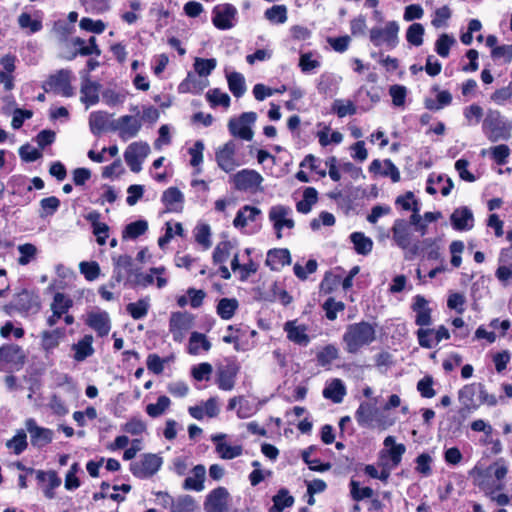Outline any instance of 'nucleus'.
I'll use <instances>...</instances> for the list:
<instances>
[{
    "label": "nucleus",
    "mask_w": 512,
    "mask_h": 512,
    "mask_svg": "<svg viewBox=\"0 0 512 512\" xmlns=\"http://www.w3.org/2000/svg\"><path fill=\"white\" fill-rule=\"evenodd\" d=\"M229 90L232 94L239 98L246 92L245 78L241 73L232 72L227 75Z\"/></svg>",
    "instance_id": "41"
},
{
    "label": "nucleus",
    "mask_w": 512,
    "mask_h": 512,
    "mask_svg": "<svg viewBox=\"0 0 512 512\" xmlns=\"http://www.w3.org/2000/svg\"><path fill=\"white\" fill-rule=\"evenodd\" d=\"M80 272L85 276L88 281H93L98 278L100 274V267L97 262L83 261L79 264Z\"/></svg>",
    "instance_id": "64"
},
{
    "label": "nucleus",
    "mask_w": 512,
    "mask_h": 512,
    "mask_svg": "<svg viewBox=\"0 0 512 512\" xmlns=\"http://www.w3.org/2000/svg\"><path fill=\"white\" fill-rule=\"evenodd\" d=\"M79 26L81 29L96 34H101L106 29V24L102 20H93L88 17H84L80 20Z\"/></svg>",
    "instance_id": "62"
},
{
    "label": "nucleus",
    "mask_w": 512,
    "mask_h": 512,
    "mask_svg": "<svg viewBox=\"0 0 512 512\" xmlns=\"http://www.w3.org/2000/svg\"><path fill=\"white\" fill-rule=\"evenodd\" d=\"M192 475L184 480L183 488L185 490H193L200 492L204 490V481L206 478V468L204 465H196L192 471Z\"/></svg>",
    "instance_id": "29"
},
{
    "label": "nucleus",
    "mask_w": 512,
    "mask_h": 512,
    "mask_svg": "<svg viewBox=\"0 0 512 512\" xmlns=\"http://www.w3.org/2000/svg\"><path fill=\"white\" fill-rule=\"evenodd\" d=\"M161 465V457L156 454H145L139 461L130 465V470L134 476L145 479L157 473Z\"/></svg>",
    "instance_id": "9"
},
{
    "label": "nucleus",
    "mask_w": 512,
    "mask_h": 512,
    "mask_svg": "<svg viewBox=\"0 0 512 512\" xmlns=\"http://www.w3.org/2000/svg\"><path fill=\"white\" fill-rule=\"evenodd\" d=\"M456 44V39L449 34H441L435 42V51L440 57L446 58L449 56L450 49Z\"/></svg>",
    "instance_id": "46"
},
{
    "label": "nucleus",
    "mask_w": 512,
    "mask_h": 512,
    "mask_svg": "<svg viewBox=\"0 0 512 512\" xmlns=\"http://www.w3.org/2000/svg\"><path fill=\"white\" fill-rule=\"evenodd\" d=\"M424 27L420 23L411 24L406 31V40L416 47L423 44Z\"/></svg>",
    "instance_id": "48"
},
{
    "label": "nucleus",
    "mask_w": 512,
    "mask_h": 512,
    "mask_svg": "<svg viewBox=\"0 0 512 512\" xmlns=\"http://www.w3.org/2000/svg\"><path fill=\"white\" fill-rule=\"evenodd\" d=\"M208 85L209 81L207 79H197L194 75L189 73L186 79L180 84L179 89L181 92L199 94Z\"/></svg>",
    "instance_id": "36"
},
{
    "label": "nucleus",
    "mask_w": 512,
    "mask_h": 512,
    "mask_svg": "<svg viewBox=\"0 0 512 512\" xmlns=\"http://www.w3.org/2000/svg\"><path fill=\"white\" fill-rule=\"evenodd\" d=\"M293 503V497L289 495L287 490L282 489L273 497V506L269 509V512H282L284 508L292 506Z\"/></svg>",
    "instance_id": "45"
},
{
    "label": "nucleus",
    "mask_w": 512,
    "mask_h": 512,
    "mask_svg": "<svg viewBox=\"0 0 512 512\" xmlns=\"http://www.w3.org/2000/svg\"><path fill=\"white\" fill-rule=\"evenodd\" d=\"M193 315L187 312H173L169 319V331L174 341L182 342L186 333L192 328Z\"/></svg>",
    "instance_id": "11"
},
{
    "label": "nucleus",
    "mask_w": 512,
    "mask_h": 512,
    "mask_svg": "<svg viewBox=\"0 0 512 512\" xmlns=\"http://www.w3.org/2000/svg\"><path fill=\"white\" fill-rule=\"evenodd\" d=\"M26 355L23 349L16 344H7L0 347V370H19L24 365Z\"/></svg>",
    "instance_id": "5"
},
{
    "label": "nucleus",
    "mask_w": 512,
    "mask_h": 512,
    "mask_svg": "<svg viewBox=\"0 0 512 512\" xmlns=\"http://www.w3.org/2000/svg\"><path fill=\"white\" fill-rule=\"evenodd\" d=\"M150 308V299L149 298H142L139 299L136 302L129 303L126 306V311L130 314V316L134 320H140L148 314Z\"/></svg>",
    "instance_id": "39"
},
{
    "label": "nucleus",
    "mask_w": 512,
    "mask_h": 512,
    "mask_svg": "<svg viewBox=\"0 0 512 512\" xmlns=\"http://www.w3.org/2000/svg\"><path fill=\"white\" fill-rule=\"evenodd\" d=\"M86 324L92 328L99 337L109 334L111 321L107 312H91L88 314Z\"/></svg>",
    "instance_id": "21"
},
{
    "label": "nucleus",
    "mask_w": 512,
    "mask_h": 512,
    "mask_svg": "<svg viewBox=\"0 0 512 512\" xmlns=\"http://www.w3.org/2000/svg\"><path fill=\"white\" fill-rule=\"evenodd\" d=\"M114 279L117 283H120L125 274L130 273L132 269V258L128 255H120L114 259Z\"/></svg>",
    "instance_id": "38"
},
{
    "label": "nucleus",
    "mask_w": 512,
    "mask_h": 512,
    "mask_svg": "<svg viewBox=\"0 0 512 512\" xmlns=\"http://www.w3.org/2000/svg\"><path fill=\"white\" fill-rule=\"evenodd\" d=\"M482 130L491 142L509 140L512 136V123L498 110H488L483 120Z\"/></svg>",
    "instance_id": "2"
},
{
    "label": "nucleus",
    "mask_w": 512,
    "mask_h": 512,
    "mask_svg": "<svg viewBox=\"0 0 512 512\" xmlns=\"http://www.w3.org/2000/svg\"><path fill=\"white\" fill-rule=\"evenodd\" d=\"M393 239L402 249H408L411 244V231L407 223L402 219H397L392 227Z\"/></svg>",
    "instance_id": "28"
},
{
    "label": "nucleus",
    "mask_w": 512,
    "mask_h": 512,
    "mask_svg": "<svg viewBox=\"0 0 512 512\" xmlns=\"http://www.w3.org/2000/svg\"><path fill=\"white\" fill-rule=\"evenodd\" d=\"M263 180L261 174L252 169H243L234 174L231 178L235 189L250 193L262 190L261 184Z\"/></svg>",
    "instance_id": "6"
},
{
    "label": "nucleus",
    "mask_w": 512,
    "mask_h": 512,
    "mask_svg": "<svg viewBox=\"0 0 512 512\" xmlns=\"http://www.w3.org/2000/svg\"><path fill=\"white\" fill-rule=\"evenodd\" d=\"M14 306L17 310L23 312L35 313L39 310L37 298L28 291H22L15 296Z\"/></svg>",
    "instance_id": "32"
},
{
    "label": "nucleus",
    "mask_w": 512,
    "mask_h": 512,
    "mask_svg": "<svg viewBox=\"0 0 512 512\" xmlns=\"http://www.w3.org/2000/svg\"><path fill=\"white\" fill-rule=\"evenodd\" d=\"M18 24L22 29H29L30 33H36L42 29L41 21L32 19L28 13H21L19 15Z\"/></svg>",
    "instance_id": "63"
},
{
    "label": "nucleus",
    "mask_w": 512,
    "mask_h": 512,
    "mask_svg": "<svg viewBox=\"0 0 512 512\" xmlns=\"http://www.w3.org/2000/svg\"><path fill=\"white\" fill-rule=\"evenodd\" d=\"M261 214V210L257 207L245 205L236 214L233 225L236 228H244L249 222L256 220V217Z\"/></svg>",
    "instance_id": "34"
},
{
    "label": "nucleus",
    "mask_w": 512,
    "mask_h": 512,
    "mask_svg": "<svg viewBox=\"0 0 512 512\" xmlns=\"http://www.w3.org/2000/svg\"><path fill=\"white\" fill-rule=\"evenodd\" d=\"M72 306V300L63 293H56L51 303V310L54 313L64 315Z\"/></svg>",
    "instance_id": "50"
},
{
    "label": "nucleus",
    "mask_w": 512,
    "mask_h": 512,
    "mask_svg": "<svg viewBox=\"0 0 512 512\" xmlns=\"http://www.w3.org/2000/svg\"><path fill=\"white\" fill-rule=\"evenodd\" d=\"M71 72L69 70H59L51 75L43 84L46 92L52 91L65 97L73 95V89L70 85Z\"/></svg>",
    "instance_id": "10"
},
{
    "label": "nucleus",
    "mask_w": 512,
    "mask_h": 512,
    "mask_svg": "<svg viewBox=\"0 0 512 512\" xmlns=\"http://www.w3.org/2000/svg\"><path fill=\"white\" fill-rule=\"evenodd\" d=\"M451 223L456 230H470L474 226L473 213L467 207H460L454 210L451 215Z\"/></svg>",
    "instance_id": "24"
},
{
    "label": "nucleus",
    "mask_w": 512,
    "mask_h": 512,
    "mask_svg": "<svg viewBox=\"0 0 512 512\" xmlns=\"http://www.w3.org/2000/svg\"><path fill=\"white\" fill-rule=\"evenodd\" d=\"M355 251L361 255H367L372 251L373 242L361 232H354L350 235Z\"/></svg>",
    "instance_id": "40"
},
{
    "label": "nucleus",
    "mask_w": 512,
    "mask_h": 512,
    "mask_svg": "<svg viewBox=\"0 0 512 512\" xmlns=\"http://www.w3.org/2000/svg\"><path fill=\"white\" fill-rule=\"evenodd\" d=\"M63 333L59 329L53 331H44L42 333V346L45 350H50L58 346Z\"/></svg>",
    "instance_id": "61"
},
{
    "label": "nucleus",
    "mask_w": 512,
    "mask_h": 512,
    "mask_svg": "<svg viewBox=\"0 0 512 512\" xmlns=\"http://www.w3.org/2000/svg\"><path fill=\"white\" fill-rule=\"evenodd\" d=\"M226 434L220 433L211 437L215 444V451L219 457L224 460H231L242 455L243 448L241 445H231L225 441Z\"/></svg>",
    "instance_id": "18"
},
{
    "label": "nucleus",
    "mask_w": 512,
    "mask_h": 512,
    "mask_svg": "<svg viewBox=\"0 0 512 512\" xmlns=\"http://www.w3.org/2000/svg\"><path fill=\"white\" fill-rule=\"evenodd\" d=\"M257 115L255 112H245L237 119H231L228 123L230 133L243 140H252L254 133L251 125L255 123Z\"/></svg>",
    "instance_id": "7"
},
{
    "label": "nucleus",
    "mask_w": 512,
    "mask_h": 512,
    "mask_svg": "<svg viewBox=\"0 0 512 512\" xmlns=\"http://www.w3.org/2000/svg\"><path fill=\"white\" fill-rule=\"evenodd\" d=\"M211 348V343L207 339V337L199 332H192L190 339H189V345H188V352L192 355H197L200 353L201 350L203 351H209Z\"/></svg>",
    "instance_id": "37"
},
{
    "label": "nucleus",
    "mask_w": 512,
    "mask_h": 512,
    "mask_svg": "<svg viewBox=\"0 0 512 512\" xmlns=\"http://www.w3.org/2000/svg\"><path fill=\"white\" fill-rule=\"evenodd\" d=\"M384 446L389 448V455L392 463L398 465L406 448L403 444H396L393 436H387L384 440Z\"/></svg>",
    "instance_id": "43"
},
{
    "label": "nucleus",
    "mask_w": 512,
    "mask_h": 512,
    "mask_svg": "<svg viewBox=\"0 0 512 512\" xmlns=\"http://www.w3.org/2000/svg\"><path fill=\"white\" fill-rule=\"evenodd\" d=\"M236 144L233 141L225 143L216 151V162L225 172H232L239 164L235 158Z\"/></svg>",
    "instance_id": "17"
},
{
    "label": "nucleus",
    "mask_w": 512,
    "mask_h": 512,
    "mask_svg": "<svg viewBox=\"0 0 512 512\" xmlns=\"http://www.w3.org/2000/svg\"><path fill=\"white\" fill-rule=\"evenodd\" d=\"M232 245L228 241H222L217 244L213 252V261L216 264H221L227 261L231 254Z\"/></svg>",
    "instance_id": "56"
},
{
    "label": "nucleus",
    "mask_w": 512,
    "mask_h": 512,
    "mask_svg": "<svg viewBox=\"0 0 512 512\" xmlns=\"http://www.w3.org/2000/svg\"><path fill=\"white\" fill-rule=\"evenodd\" d=\"M165 267H155L149 270V273L143 274L138 273L135 277V284L141 287H147L154 283V275H163L165 273Z\"/></svg>",
    "instance_id": "53"
},
{
    "label": "nucleus",
    "mask_w": 512,
    "mask_h": 512,
    "mask_svg": "<svg viewBox=\"0 0 512 512\" xmlns=\"http://www.w3.org/2000/svg\"><path fill=\"white\" fill-rule=\"evenodd\" d=\"M321 62L313 57V53H303L299 58V67L303 73H309L314 69L319 68Z\"/></svg>",
    "instance_id": "59"
},
{
    "label": "nucleus",
    "mask_w": 512,
    "mask_h": 512,
    "mask_svg": "<svg viewBox=\"0 0 512 512\" xmlns=\"http://www.w3.org/2000/svg\"><path fill=\"white\" fill-rule=\"evenodd\" d=\"M25 427L30 435V441L33 446L40 448L52 442L54 436L53 431L37 425L34 419H27Z\"/></svg>",
    "instance_id": "16"
},
{
    "label": "nucleus",
    "mask_w": 512,
    "mask_h": 512,
    "mask_svg": "<svg viewBox=\"0 0 512 512\" xmlns=\"http://www.w3.org/2000/svg\"><path fill=\"white\" fill-rule=\"evenodd\" d=\"M206 99L212 107L220 105L228 108L230 106V96L218 88L209 90L206 93Z\"/></svg>",
    "instance_id": "47"
},
{
    "label": "nucleus",
    "mask_w": 512,
    "mask_h": 512,
    "mask_svg": "<svg viewBox=\"0 0 512 512\" xmlns=\"http://www.w3.org/2000/svg\"><path fill=\"white\" fill-rule=\"evenodd\" d=\"M376 338L375 328L368 322H359L347 326L342 340L345 350L355 354L362 347L371 344Z\"/></svg>",
    "instance_id": "1"
},
{
    "label": "nucleus",
    "mask_w": 512,
    "mask_h": 512,
    "mask_svg": "<svg viewBox=\"0 0 512 512\" xmlns=\"http://www.w3.org/2000/svg\"><path fill=\"white\" fill-rule=\"evenodd\" d=\"M100 85L96 82H92L89 79H85L81 86V101L88 108L91 105L98 103L99 101Z\"/></svg>",
    "instance_id": "31"
},
{
    "label": "nucleus",
    "mask_w": 512,
    "mask_h": 512,
    "mask_svg": "<svg viewBox=\"0 0 512 512\" xmlns=\"http://www.w3.org/2000/svg\"><path fill=\"white\" fill-rule=\"evenodd\" d=\"M268 218L273 225V228L276 232V237L278 239L282 238L283 229L291 230L295 227L293 210L289 206L281 204L272 206L269 209Z\"/></svg>",
    "instance_id": "4"
},
{
    "label": "nucleus",
    "mask_w": 512,
    "mask_h": 512,
    "mask_svg": "<svg viewBox=\"0 0 512 512\" xmlns=\"http://www.w3.org/2000/svg\"><path fill=\"white\" fill-rule=\"evenodd\" d=\"M265 262L271 270L278 271L291 263V255L288 249H271L267 253Z\"/></svg>",
    "instance_id": "26"
},
{
    "label": "nucleus",
    "mask_w": 512,
    "mask_h": 512,
    "mask_svg": "<svg viewBox=\"0 0 512 512\" xmlns=\"http://www.w3.org/2000/svg\"><path fill=\"white\" fill-rule=\"evenodd\" d=\"M238 367L235 364H229L217 369L216 383L221 390L230 391L234 388L235 378L238 373Z\"/></svg>",
    "instance_id": "23"
},
{
    "label": "nucleus",
    "mask_w": 512,
    "mask_h": 512,
    "mask_svg": "<svg viewBox=\"0 0 512 512\" xmlns=\"http://www.w3.org/2000/svg\"><path fill=\"white\" fill-rule=\"evenodd\" d=\"M6 446L17 455L22 453L27 447V435L25 431H18L12 439L7 441Z\"/></svg>",
    "instance_id": "54"
},
{
    "label": "nucleus",
    "mask_w": 512,
    "mask_h": 512,
    "mask_svg": "<svg viewBox=\"0 0 512 512\" xmlns=\"http://www.w3.org/2000/svg\"><path fill=\"white\" fill-rule=\"evenodd\" d=\"M148 222L146 220H137L128 224L122 234L123 239H135L146 233Z\"/></svg>",
    "instance_id": "42"
},
{
    "label": "nucleus",
    "mask_w": 512,
    "mask_h": 512,
    "mask_svg": "<svg viewBox=\"0 0 512 512\" xmlns=\"http://www.w3.org/2000/svg\"><path fill=\"white\" fill-rule=\"evenodd\" d=\"M399 24L396 21H389L384 27H373L370 30L369 38L376 47L384 46L387 49L395 48L399 43Z\"/></svg>",
    "instance_id": "3"
},
{
    "label": "nucleus",
    "mask_w": 512,
    "mask_h": 512,
    "mask_svg": "<svg viewBox=\"0 0 512 512\" xmlns=\"http://www.w3.org/2000/svg\"><path fill=\"white\" fill-rule=\"evenodd\" d=\"M92 343V335H85L81 340L78 341V343L74 344V359L76 361H84L87 357L91 356L94 353Z\"/></svg>",
    "instance_id": "35"
},
{
    "label": "nucleus",
    "mask_w": 512,
    "mask_h": 512,
    "mask_svg": "<svg viewBox=\"0 0 512 512\" xmlns=\"http://www.w3.org/2000/svg\"><path fill=\"white\" fill-rule=\"evenodd\" d=\"M339 351L334 345L325 346L317 354V360L320 365L325 366L338 358Z\"/></svg>",
    "instance_id": "60"
},
{
    "label": "nucleus",
    "mask_w": 512,
    "mask_h": 512,
    "mask_svg": "<svg viewBox=\"0 0 512 512\" xmlns=\"http://www.w3.org/2000/svg\"><path fill=\"white\" fill-rule=\"evenodd\" d=\"M189 414L197 419L201 420L204 416L209 418L216 417L219 414V406L216 398L212 397L204 402L202 405L192 406L188 409Z\"/></svg>",
    "instance_id": "25"
},
{
    "label": "nucleus",
    "mask_w": 512,
    "mask_h": 512,
    "mask_svg": "<svg viewBox=\"0 0 512 512\" xmlns=\"http://www.w3.org/2000/svg\"><path fill=\"white\" fill-rule=\"evenodd\" d=\"M482 394L483 385L480 383H473L465 385L459 390L458 399L464 409L472 411L479 407V400Z\"/></svg>",
    "instance_id": "15"
},
{
    "label": "nucleus",
    "mask_w": 512,
    "mask_h": 512,
    "mask_svg": "<svg viewBox=\"0 0 512 512\" xmlns=\"http://www.w3.org/2000/svg\"><path fill=\"white\" fill-rule=\"evenodd\" d=\"M412 309L416 313L415 323L417 325L429 326L431 324V309L423 296L417 295L414 298Z\"/></svg>",
    "instance_id": "27"
},
{
    "label": "nucleus",
    "mask_w": 512,
    "mask_h": 512,
    "mask_svg": "<svg viewBox=\"0 0 512 512\" xmlns=\"http://www.w3.org/2000/svg\"><path fill=\"white\" fill-rule=\"evenodd\" d=\"M217 61L214 58L204 59L196 58L194 62V70L199 77H207L216 68Z\"/></svg>",
    "instance_id": "49"
},
{
    "label": "nucleus",
    "mask_w": 512,
    "mask_h": 512,
    "mask_svg": "<svg viewBox=\"0 0 512 512\" xmlns=\"http://www.w3.org/2000/svg\"><path fill=\"white\" fill-rule=\"evenodd\" d=\"M288 340L300 346H307L310 338L307 334V327L299 324L297 320L287 321L283 327Z\"/></svg>",
    "instance_id": "19"
},
{
    "label": "nucleus",
    "mask_w": 512,
    "mask_h": 512,
    "mask_svg": "<svg viewBox=\"0 0 512 512\" xmlns=\"http://www.w3.org/2000/svg\"><path fill=\"white\" fill-rule=\"evenodd\" d=\"M142 127V121L134 115H123L114 120L112 131L118 132L123 141L135 138Z\"/></svg>",
    "instance_id": "8"
},
{
    "label": "nucleus",
    "mask_w": 512,
    "mask_h": 512,
    "mask_svg": "<svg viewBox=\"0 0 512 512\" xmlns=\"http://www.w3.org/2000/svg\"><path fill=\"white\" fill-rule=\"evenodd\" d=\"M332 109L341 118L356 113V107L350 100L337 99L334 101Z\"/></svg>",
    "instance_id": "58"
},
{
    "label": "nucleus",
    "mask_w": 512,
    "mask_h": 512,
    "mask_svg": "<svg viewBox=\"0 0 512 512\" xmlns=\"http://www.w3.org/2000/svg\"><path fill=\"white\" fill-rule=\"evenodd\" d=\"M230 494L224 487L212 490L204 502L206 512H228Z\"/></svg>",
    "instance_id": "13"
},
{
    "label": "nucleus",
    "mask_w": 512,
    "mask_h": 512,
    "mask_svg": "<svg viewBox=\"0 0 512 512\" xmlns=\"http://www.w3.org/2000/svg\"><path fill=\"white\" fill-rule=\"evenodd\" d=\"M171 401L167 396H160L156 403L146 406V412L150 417L156 418L162 415L170 406Z\"/></svg>",
    "instance_id": "51"
},
{
    "label": "nucleus",
    "mask_w": 512,
    "mask_h": 512,
    "mask_svg": "<svg viewBox=\"0 0 512 512\" xmlns=\"http://www.w3.org/2000/svg\"><path fill=\"white\" fill-rule=\"evenodd\" d=\"M196 509V502L189 496H183L171 505V512H194Z\"/></svg>",
    "instance_id": "57"
},
{
    "label": "nucleus",
    "mask_w": 512,
    "mask_h": 512,
    "mask_svg": "<svg viewBox=\"0 0 512 512\" xmlns=\"http://www.w3.org/2000/svg\"><path fill=\"white\" fill-rule=\"evenodd\" d=\"M507 250H502L499 256V265L495 271V276L502 286L507 287L512 283V261L506 259Z\"/></svg>",
    "instance_id": "30"
},
{
    "label": "nucleus",
    "mask_w": 512,
    "mask_h": 512,
    "mask_svg": "<svg viewBox=\"0 0 512 512\" xmlns=\"http://www.w3.org/2000/svg\"><path fill=\"white\" fill-rule=\"evenodd\" d=\"M346 395V387L342 380L333 379L323 390V396L334 403H341Z\"/></svg>",
    "instance_id": "33"
},
{
    "label": "nucleus",
    "mask_w": 512,
    "mask_h": 512,
    "mask_svg": "<svg viewBox=\"0 0 512 512\" xmlns=\"http://www.w3.org/2000/svg\"><path fill=\"white\" fill-rule=\"evenodd\" d=\"M236 14L237 10L233 5L219 4L213 9L212 22L218 29L227 30L233 27Z\"/></svg>",
    "instance_id": "14"
},
{
    "label": "nucleus",
    "mask_w": 512,
    "mask_h": 512,
    "mask_svg": "<svg viewBox=\"0 0 512 512\" xmlns=\"http://www.w3.org/2000/svg\"><path fill=\"white\" fill-rule=\"evenodd\" d=\"M112 115L106 111H95L89 115V127L94 135H99L105 131H112L114 124Z\"/></svg>",
    "instance_id": "20"
},
{
    "label": "nucleus",
    "mask_w": 512,
    "mask_h": 512,
    "mask_svg": "<svg viewBox=\"0 0 512 512\" xmlns=\"http://www.w3.org/2000/svg\"><path fill=\"white\" fill-rule=\"evenodd\" d=\"M149 153L150 147L146 142H133L125 150L124 158L131 171L138 173Z\"/></svg>",
    "instance_id": "12"
},
{
    "label": "nucleus",
    "mask_w": 512,
    "mask_h": 512,
    "mask_svg": "<svg viewBox=\"0 0 512 512\" xmlns=\"http://www.w3.org/2000/svg\"><path fill=\"white\" fill-rule=\"evenodd\" d=\"M238 307V301L233 298H222L217 305L218 315L225 320L231 319Z\"/></svg>",
    "instance_id": "44"
},
{
    "label": "nucleus",
    "mask_w": 512,
    "mask_h": 512,
    "mask_svg": "<svg viewBox=\"0 0 512 512\" xmlns=\"http://www.w3.org/2000/svg\"><path fill=\"white\" fill-rule=\"evenodd\" d=\"M265 17L272 23L283 24L287 21V8L284 5H274L265 11Z\"/></svg>",
    "instance_id": "52"
},
{
    "label": "nucleus",
    "mask_w": 512,
    "mask_h": 512,
    "mask_svg": "<svg viewBox=\"0 0 512 512\" xmlns=\"http://www.w3.org/2000/svg\"><path fill=\"white\" fill-rule=\"evenodd\" d=\"M20 257L18 263L22 266L29 264L37 255V248L34 244L25 243L18 246Z\"/></svg>",
    "instance_id": "55"
},
{
    "label": "nucleus",
    "mask_w": 512,
    "mask_h": 512,
    "mask_svg": "<svg viewBox=\"0 0 512 512\" xmlns=\"http://www.w3.org/2000/svg\"><path fill=\"white\" fill-rule=\"evenodd\" d=\"M166 212L179 213L183 209L184 195L176 187L166 189L161 197Z\"/></svg>",
    "instance_id": "22"
}]
</instances>
